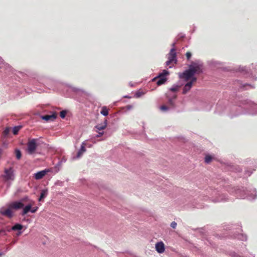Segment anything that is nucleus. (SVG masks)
<instances>
[{
    "instance_id": "nucleus-18",
    "label": "nucleus",
    "mask_w": 257,
    "mask_h": 257,
    "mask_svg": "<svg viewBox=\"0 0 257 257\" xmlns=\"http://www.w3.org/2000/svg\"><path fill=\"white\" fill-rule=\"evenodd\" d=\"M16 156L18 160H20L22 157V154L19 150H16L15 151Z\"/></svg>"
},
{
    "instance_id": "nucleus-30",
    "label": "nucleus",
    "mask_w": 257,
    "mask_h": 257,
    "mask_svg": "<svg viewBox=\"0 0 257 257\" xmlns=\"http://www.w3.org/2000/svg\"><path fill=\"white\" fill-rule=\"evenodd\" d=\"M83 153V152H82L81 151L79 150V152L77 153V157H80L81 156V155Z\"/></svg>"
},
{
    "instance_id": "nucleus-8",
    "label": "nucleus",
    "mask_w": 257,
    "mask_h": 257,
    "mask_svg": "<svg viewBox=\"0 0 257 257\" xmlns=\"http://www.w3.org/2000/svg\"><path fill=\"white\" fill-rule=\"evenodd\" d=\"M24 204L21 202H13L9 204V207L14 209H19L24 207Z\"/></svg>"
},
{
    "instance_id": "nucleus-9",
    "label": "nucleus",
    "mask_w": 257,
    "mask_h": 257,
    "mask_svg": "<svg viewBox=\"0 0 257 257\" xmlns=\"http://www.w3.org/2000/svg\"><path fill=\"white\" fill-rule=\"evenodd\" d=\"M155 248L157 251L159 253H163L165 251V245L162 241H160L156 243Z\"/></svg>"
},
{
    "instance_id": "nucleus-25",
    "label": "nucleus",
    "mask_w": 257,
    "mask_h": 257,
    "mask_svg": "<svg viewBox=\"0 0 257 257\" xmlns=\"http://www.w3.org/2000/svg\"><path fill=\"white\" fill-rule=\"evenodd\" d=\"M125 108L127 110H130L133 108V106L132 105H128L125 106Z\"/></svg>"
},
{
    "instance_id": "nucleus-3",
    "label": "nucleus",
    "mask_w": 257,
    "mask_h": 257,
    "mask_svg": "<svg viewBox=\"0 0 257 257\" xmlns=\"http://www.w3.org/2000/svg\"><path fill=\"white\" fill-rule=\"evenodd\" d=\"M1 177L5 182L14 181L15 176L13 167H11L9 168H5L4 174L2 175Z\"/></svg>"
},
{
    "instance_id": "nucleus-4",
    "label": "nucleus",
    "mask_w": 257,
    "mask_h": 257,
    "mask_svg": "<svg viewBox=\"0 0 257 257\" xmlns=\"http://www.w3.org/2000/svg\"><path fill=\"white\" fill-rule=\"evenodd\" d=\"M169 74V72L168 71L166 70H164L163 71L160 73L159 75L155 77L152 81L156 82V84L159 86L164 83L167 81V78L166 76Z\"/></svg>"
},
{
    "instance_id": "nucleus-14",
    "label": "nucleus",
    "mask_w": 257,
    "mask_h": 257,
    "mask_svg": "<svg viewBox=\"0 0 257 257\" xmlns=\"http://www.w3.org/2000/svg\"><path fill=\"white\" fill-rule=\"evenodd\" d=\"M106 120H105L103 124H100L96 125L95 128H96L99 131H101L105 129L106 127Z\"/></svg>"
},
{
    "instance_id": "nucleus-23",
    "label": "nucleus",
    "mask_w": 257,
    "mask_h": 257,
    "mask_svg": "<svg viewBox=\"0 0 257 257\" xmlns=\"http://www.w3.org/2000/svg\"><path fill=\"white\" fill-rule=\"evenodd\" d=\"M191 56H192V54H191V52H187L186 53V56L187 59L188 60L190 59V58H191Z\"/></svg>"
},
{
    "instance_id": "nucleus-26",
    "label": "nucleus",
    "mask_w": 257,
    "mask_h": 257,
    "mask_svg": "<svg viewBox=\"0 0 257 257\" xmlns=\"http://www.w3.org/2000/svg\"><path fill=\"white\" fill-rule=\"evenodd\" d=\"M176 225H177V223L175 221L173 222L171 224V227L173 228H175L176 227Z\"/></svg>"
},
{
    "instance_id": "nucleus-33",
    "label": "nucleus",
    "mask_w": 257,
    "mask_h": 257,
    "mask_svg": "<svg viewBox=\"0 0 257 257\" xmlns=\"http://www.w3.org/2000/svg\"><path fill=\"white\" fill-rule=\"evenodd\" d=\"M2 255V253H0V256H1Z\"/></svg>"
},
{
    "instance_id": "nucleus-5",
    "label": "nucleus",
    "mask_w": 257,
    "mask_h": 257,
    "mask_svg": "<svg viewBox=\"0 0 257 257\" xmlns=\"http://www.w3.org/2000/svg\"><path fill=\"white\" fill-rule=\"evenodd\" d=\"M38 140L36 139H29L27 143V151L29 154H34L38 147L37 143Z\"/></svg>"
},
{
    "instance_id": "nucleus-1",
    "label": "nucleus",
    "mask_w": 257,
    "mask_h": 257,
    "mask_svg": "<svg viewBox=\"0 0 257 257\" xmlns=\"http://www.w3.org/2000/svg\"><path fill=\"white\" fill-rule=\"evenodd\" d=\"M202 72L201 66L196 63H192L189 67V69L185 71L183 73L180 75L186 83L183 87V94H186L191 88L193 84L196 82L197 78L194 76L195 74H199Z\"/></svg>"
},
{
    "instance_id": "nucleus-11",
    "label": "nucleus",
    "mask_w": 257,
    "mask_h": 257,
    "mask_svg": "<svg viewBox=\"0 0 257 257\" xmlns=\"http://www.w3.org/2000/svg\"><path fill=\"white\" fill-rule=\"evenodd\" d=\"M57 117V114L54 113L52 115H46L42 116V118L46 121L54 120Z\"/></svg>"
},
{
    "instance_id": "nucleus-10",
    "label": "nucleus",
    "mask_w": 257,
    "mask_h": 257,
    "mask_svg": "<svg viewBox=\"0 0 257 257\" xmlns=\"http://www.w3.org/2000/svg\"><path fill=\"white\" fill-rule=\"evenodd\" d=\"M0 212L2 215L6 216L9 218H11L13 216V212L11 211V208H10L5 210L2 209Z\"/></svg>"
},
{
    "instance_id": "nucleus-24",
    "label": "nucleus",
    "mask_w": 257,
    "mask_h": 257,
    "mask_svg": "<svg viewBox=\"0 0 257 257\" xmlns=\"http://www.w3.org/2000/svg\"><path fill=\"white\" fill-rule=\"evenodd\" d=\"M80 151H81L82 152H84L86 151V149L85 148V146H84V144H83L81 147V149L80 150Z\"/></svg>"
},
{
    "instance_id": "nucleus-12",
    "label": "nucleus",
    "mask_w": 257,
    "mask_h": 257,
    "mask_svg": "<svg viewBox=\"0 0 257 257\" xmlns=\"http://www.w3.org/2000/svg\"><path fill=\"white\" fill-rule=\"evenodd\" d=\"M34 204V202H33L32 203H30L29 204L26 206L23 209V211L22 214L23 215H24L27 214L29 211H31L32 206Z\"/></svg>"
},
{
    "instance_id": "nucleus-15",
    "label": "nucleus",
    "mask_w": 257,
    "mask_h": 257,
    "mask_svg": "<svg viewBox=\"0 0 257 257\" xmlns=\"http://www.w3.org/2000/svg\"><path fill=\"white\" fill-rule=\"evenodd\" d=\"M100 113L104 116H107L108 114V110L106 106H103L102 108Z\"/></svg>"
},
{
    "instance_id": "nucleus-2",
    "label": "nucleus",
    "mask_w": 257,
    "mask_h": 257,
    "mask_svg": "<svg viewBox=\"0 0 257 257\" xmlns=\"http://www.w3.org/2000/svg\"><path fill=\"white\" fill-rule=\"evenodd\" d=\"M166 96L167 100V105H162L159 108L163 112L167 111L175 107L177 102V85L170 88L166 93Z\"/></svg>"
},
{
    "instance_id": "nucleus-20",
    "label": "nucleus",
    "mask_w": 257,
    "mask_h": 257,
    "mask_svg": "<svg viewBox=\"0 0 257 257\" xmlns=\"http://www.w3.org/2000/svg\"><path fill=\"white\" fill-rule=\"evenodd\" d=\"M144 94H145L144 92H143V91H138L136 92V93H135V96L137 98H139V97H141V96H142L143 95H144Z\"/></svg>"
},
{
    "instance_id": "nucleus-16",
    "label": "nucleus",
    "mask_w": 257,
    "mask_h": 257,
    "mask_svg": "<svg viewBox=\"0 0 257 257\" xmlns=\"http://www.w3.org/2000/svg\"><path fill=\"white\" fill-rule=\"evenodd\" d=\"M23 228V225L20 224H16L12 227L13 230H21Z\"/></svg>"
},
{
    "instance_id": "nucleus-27",
    "label": "nucleus",
    "mask_w": 257,
    "mask_h": 257,
    "mask_svg": "<svg viewBox=\"0 0 257 257\" xmlns=\"http://www.w3.org/2000/svg\"><path fill=\"white\" fill-rule=\"evenodd\" d=\"M9 133V129L8 128H7L4 131V133L5 135H8Z\"/></svg>"
},
{
    "instance_id": "nucleus-7",
    "label": "nucleus",
    "mask_w": 257,
    "mask_h": 257,
    "mask_svg": "<svg viewBox=\"0 0 257 257\" xmlns=\"http://www.w3.org/2000/svg\"><path fill=\"white\" fill-rule=\"evenodd\" d=\"M50 172L49 169H45L41 171H39L34 174V178L36 180H40L42 179L47 173Z\"/></svg>"
},
{
    "instance_id": "nucleus-13",
    "label": "nucleus",
    "mask_w": 257,
    "mask_h": 257,
    "mask_svg": "<svg viewBox=\"0 0 257 257\" xmlns=\"http://www.w3.org/2000/svg\"><path fill=\"white\" fill-rule=\"evenodd\" d=\"M47 194L48 190L47 189L42 190L40 196L39 198V201H42V200L47 196Z\"/></svg>"
},
{
    "instance_id": "nucleus-22",
    "label": "nucleus",
    "mask_w": 257,
    "mask_h": 257,
    "mask_svg": "<svg viewBox=\"0 0 257 257\" xmlns=\"http://www.w3.org/2000/svg\"><path fill=\"white\" fill-rule=\"evenodd\" d=\"M38 207H35L31 208V212L32 213H35L38 210Z\"/></svg>"
},
{
    "instance_id": "nucleus-31",
    "label": "nucleus",
    "mask_w": 257,
    "mask_h": 257,
    "mask_svg": "<svg viewBox=\"0 0 257 257\" xmlns=\"http://www.w3.org/2000/svg\"><path fill=\"white\" fill-rule=\"evenodd\" d=\"M103 135V132H99V134L96 136L97 137H99Z\"/></svg>"
},
{
    "instance_id": "nucleus-6",
    "label": "nucleus",
    "mask_w": 257,
    "mask_h": 257,
    "mask_svg": "<svg viewBox=\"0 0 257 257\" xmlns=\"http://www.w3.org/2000/svg\"><path fill=\"white\" fill-rule=\"evenodd\" d=\"M176 54L175 49L174 48H172L171 50L170 53L168 54V60L166 62V65L169 66V65L173 62L176 63L177 60L176 59Z\"/></svg>"
},
{
    "instance_id": "nucleus-28",
    "label": "nucleus",
    "mask_w": 257,
    "mask_h": 257,
    "mask_svg": "<svg viewBox=\"0 0 257 257\" xmlns=\"http://www.w3.org/2000/svg\"><path fill=\"white\" fill-rule=\"evenodd\" d=\"M6 233V231L4 229H1L0 230V235L1 234H4V235H5Z\"/></svg>"
},
{
    "instance_id": "nucleus-29",
    "label": "nucleus",
    "mask_w": 257,
    "mask_h": 257,
    "mask_svg": "<svg viewBox=\"0 0 257 257\" xmlns=\"http://www.w3.org/2000/svg\"><path fill=\"white\" fill-rule=\"evenodd\" d=\"M83 153V152H82L81 151L79 150V152L77 153V157H80L81 156V155Z\"/></svg>"
},
{
    "instance_id": "nucleus-19",
    "label": "nucleus",
    "mask_w": 257,
    "mask_h": 257,
    "mask_svg": "<svg viewBox=\"0 0 257 257\" xmlns=\"http://www.w3.org/2000/svg\"><path fill=\"white\" fill-rule=\"evenodd\" d=\"M212 159V158L210 155H206L205 157V162L206 163H209Z\"/></svg>"
},
{
    "instance_id": "nucleus-21",
    "label": "nucleus",
    "mask_w": 257,
    "mask_h": 257,
    "mask_svg": "<svg viewBox=\"0 0 257 257\" xmlns=\"http://www.w3.org/2000/svg\"><path fill=\"white\" fill-rule=\"evenodd\" d=\"M67 111L66 110H62L60 113V116L61 118H64L66 116Z\"/></svg>"
},
{
    "instance_id": "nucleus-17",
    "label": "nucleus",
    "mask_w": 257,
    "mask_h": 257,
    "mask_svg": "<svg viewBox=\"0 0 257 257\" xmlns=\"http://www.w3.org/2000/svg\"><path fill=\"white\" fill-rule=\"evenodd\" d=\"M21 128H22V126H15L13 130V133L14 134V135H17L19 131L21 130Z\"/></svg>"
},
{
    "instance_id": "nucleus-32",
    "label": "nucleus",
    "mask_w": 257,
    "mask_h": 257,
    "mask_svg": "<svg viewBox=\"0 0 257 257\" xmlns=\"http://www.w3.org/2000/svg\"><path fill=\"white\" fill-rule=\"evenodd\" d=\"M124 97L125 98H131V97H130L128 96H125Z\"/></svg>"
}]
</instances>
